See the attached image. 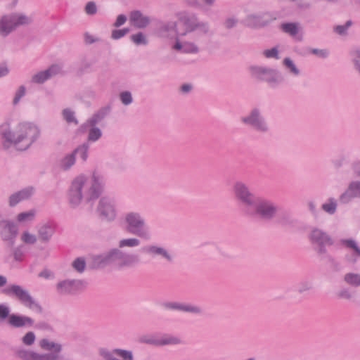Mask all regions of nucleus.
<instances>
[{"instance_id": "nucleus-1", "label": "nucleus", "mask_w": 360, "mask_h": 360, "mask_svg": "<svg viewBox=\"0 0 360 360\" xmlns=\"http://www.w3.org/2000/svg\"><path fill=\"white\" fill-rule=\"evenodd\" d=\"M105 181L102 176L93 174L92 181L88 183L84 176H77L72 182L68 191V200L70 206L77 207L84 199L90 202L96 200L101 194Z\"/></svg>"}, {"instance_id": "nucleus-2", "label": "nucleus", "mask_w": 360, "mask_h": 360, "mask_svg": "<svg viewBox=\"0 0 360 360\" xmlns=\"http://www.w3.org/2000/svg\"><path fill=\"white\" fill-rule=\"evenodd\" d=\"M40 131L34 124L21 122L15 129L14 146L18 150L24 151L28 149L39 138Z\"/></svg>"}, {"instance_id": "nucleus-3", "label": "nucleus", "mask_w": 360, "mask_h": 360, "mask_svg": "<svg viewBox=\"0 0 360 360\" xmlns=\"http://www.w3.org/2000/svg\"><path fill=\"white\" fill-rule=\"evenodd\" d=\"M278 211V207L273 200L258 197L245 216L269 222L276 217Z\"/></svg>"}, {"instance_id": "nucleus-4", "label": "nucleus", "mask_w": 360, "mask_h": 360, "mask_svg": "<svg viewBox=\"0 0 360 360\" xmlns=\"http://www.w3.org/2000/svg\"><path fill=\"white\" fill-rule=\"evenodd\" d=\"M2 292L9 297L16 298L22 305L37 314L43 313V307L30 293L21 285L12 284L2 290Z\"/></svg>"}, {"instance_id": "nucleus-5", "label": "nucleus", "mask_w": 360, "mask_h": 360, "mask_svg": "<svg viewBox=\"0 0 360 360\" xmlns=\"http://www.w3.org/2000/svg\"><path fill=\"white\" fill-rule=\"evenodd\" d=\"M233 193L240 210L246 215L258 196L252 193L249 186L241 181H237L233 184Z\"/></svg>"}, {"instance_id": "nucleus-6", "label": "nucleus", "mask_w": 360, "mask_h": 360, "mask_svg": "<svg viewBox=\"0 0 360 360\" xmlns=\"http://www.w3.org/2000/svg\"><path fill=\"white\" fill-rule=\"evenodd\" d=\"M126 230L144 240H150V232L146 226L145 219L140 213L130 212L125 214Z\"/></svg>"}, {"instance_id": "nucleus-7", "label": "nucleus", "mask_w": 360, "mask_h": 360, "mask_svg": "<svg viewBox=\"0 0 360 360\" xmlns=\"http://www.w3.org/2000/svg\"><path fill=\"white\" fill-rule=\"evenodd\" d=\"M241 122L251 129L260 134H266L270 131L269 125L262 110L252 108L245 116L240 117Z\"/></svg>"}, {"instance_id": "nucleus-8", "label": "nucleus", "mask_w": 360, "mask_h": 360, "mask_svg": "<svg viewBox=\"0 0 360 360\" xmlns=\"http://www.w3.org/2000/svg\"><path fill=\"white\" fill-rule=\"evenodd\" d=\"M32 21L31 18L22 13L4 15L0 19V35L6 37L18 27L29 25Z\"/></svg>"}, {"instance_id": "nucleus-9", "label": "nucleus", "mask_w": 360, "mask_h": 360, "mask_svg": "<svg viewBox=\"0 0 360 360\" xmlns=\"http://www.w3.org/2000/svg\"><path fill=\"white\" fill-rule=\"evenodd\" d=\"M308 238L314 250L321 257L327 254V246H332L334 244L332 237L319 228H313L309 233Z\"/></svg>"}, {"instance_id": "nucleus-10", "label": "nucleus", "mask_w": 360, "mask_h": 360, "mask_svg": "<svg viewBox=\"0 0 360 360\" xmlns=\"http://www.w3.org/2000/svg\"><path fill=\"white\" fill-rule=\"evenodd\" d=\"M180 22L185 27L184 32H179L176 31V34L180 36H185L186 34L193 32L195 30L203 34H208L210 32V24L208 22L200 21L196 14H184L179 18Z\"/></svg>"}, {"instance_id": "nucleus-11", "label": "nucleus", "mask_w": 360, "mask_h": 360, "mask_svg": "<svg viewBox=\"0 0 360 360\" xmlns=\"http://www.w3.org/2000/svg\"><path fill=\"white\" fill-rule=\"evenodd\" d=\"M124 252L119 248L111 249L109 252L94 255L92 264L94 268L102 269L110 264H117L120 268Z\"/></svg>"}, {"instance_id": "nucleus-12", "label": "nucleus", "mask_w": 360, "mask_h": 360, "mask_svg": "<svg viewBox=\"0 0 360 360\" xmlns=\"http://www.w3.org/2000/svg\"><path fill=\"white\" fill-rule=\"evenodd\" d=\"M86 282L79 279H65L58 282L56 292L60 295H75L86 288Z\"/></svg>"}, {"instance_id": "nucleus-13", "label": "nucleus", "mask_w": 360, "mask_h": 360, "mask_svg": "<svg viewBox=\"0 0 360 360\" xmlns=\"http://www.w3.org/2000/svg\"><path fill=\"white\" fill-rule=\"evenodd\" d=\"M276 18L269 12L248 15L243 20L244 25L252 29H259L270 25Z\"/></svg>"}, {"instance_id": "nucleus-14", "label": "nucleus", "mask_w": 360, "mask_h": 360, "mask_svg": "<svg viewBox=\"0 0 360 360\" xmlns=\"http://www.w3.org/2000/svg\"><path fill=\"white\" fill-rule=\"evenodd\" d=\"M18 233V227L15 222L2 219L0 220V237L7 245L13 246Z\"/></svg>"}, {"instance_id": "nucleus-15", "label": "nucleus", "mask_w": 360, "mask_h": 360, "mask_svg": "<svg viewBox=\"0 0 360 360\" xmlns=\"http://www.w3.org/2000/svg\"><path fill=\"white\" fill-rule=\"evenodd\" d=\"M96 212L102 220L113 221L116 217V210L113 200L108 197L100 199Z\"/></svg>"}, {"instance_id": "nucleus-16", "label": "nucleus", "mask_w": 360, "mask_h": 360, "mask_svg": "<svg viewBox=\"0 0 360 360\" xmlns=\"http://www.w3.org/2000/svg\"><path fill=\"white\" fill-rule=\"evenodd\" d=\"M39 345L43 349L47 351L53 350V352L49 353L41 354V356L45 357L44 360H69L61 355L62 345L60 344L51 342L48 339L44 338L40 341Z\"/></svg>"}, {"instance_id": "nucleus-17", "label": "nucleus", "mask_w": 360, "mask_h": 360, "mask_svg": "<svg viewBox=\"0 0 360 360\" xmlns=\"http://www.w3.org/2000/svg\"><path fill=\"white\" fill-rule=\"evenodd\" d=\"M143 250L153 258L160 257L169 264H172L174 262V255L165 247L156 245H150L144 247Z\"/></svg>"}, {"instance_id": "nucleus-18", "label": "nucleus", "mask_w": 360, "mask_h": 360, "mask_svg": "<svg viewBox=\"0 0 360 360\" xmlns=\"http://www.w3.org/2000/svg\"><path fill=\"white\" fill-rule=\"evenodd\" d=\"M99 354L105 360H134L132 352L122 349H115L110 352L101 348Z\"/></svg>"}, {"instance_id": "nucleus-19", "label": "nucleus", "mask_w": 360, "mask_h": 360, "mask_svg": "<svg viewBox=\"0 0 360 360\" xmlns=\"http://www.w3.org/2000/svg\"><path fill=\"white\" fill-rule=\"evenodd\" d=\"M112 108L110 105L103 106L95 112L92 116L89 118L80 127V130L84 132L88 126L97 125L101 122L111 112Z\"/></svg>"}, {"instance_id": "nucleus-20", "label": "nucleus", "mask_w": 360, "mask_h": 360, "mask_svg": "<svg viewBox=\"0 0 360 360\" xmlns=\"http://www.w3.org/2000/svg\"><path fill=\"white\" fill-rule=\"evenodd\" d=\"M162 307L167 310L181 311L195 314H201L202 311L200 307L177 302H165L162 304Z\"/></svg>"}, {"instance_id": "nucleus-21", "label": "nucleus", "mask_w": 360, "mask_h": 360, "mask_svg": "<svg viewBox=\"0 0 360 360\" xmlns=\"http://www.w3.org/2000/svg\"><path fill=\"white\" fill-rule=\"evenodd\" d=\"M0 135L3 140V146L5 149H8L12 145L14 146L16 137L15 131H12L11 123L8 120L4 122L0 125Z\"/></svg>"}, {"instance_id": "nucleus-22", "label": "nucleus", "mask_w": 360, "mask_h": 360, "mask_svg": "<svg viewBox=\"0 0 360 360\" xmlns=\"http://www.w3.org/2000/svg\"><path fill=\"white\" fill-rule=\"evenodd\" d=\"M8 324L14 328L32 327L34 324V320L27 316L11 314L8 317Z\"/></svg>"}, {"instance_id": "nucleus-23", "label": "nucleus", "mask_w": 360, "mask_h": 360, "mask_svg": "<svg viewBox=\"0 0 360 360\" xmlns=\"http://www.w3.org/2000/svg\"><path fill=\"white\" fill-rule=\"evenodd\" d=\"M60 67L58 65H52L48 69L40 71L32 77V82L34 84H43L53 76L60 72Z\"/></svg>"}, {"instance_id": "nucleus-24", "label": "nucleus", "mask_w": 360, "mask_h": 360, "mask_svg": "<svg viewBox=\"0 0 360 360\" xmlns=\"http://www.w3.org/2000/svg\"><path fill=\"white\" fill-rule=\"evenodd\" d=\"M56 225L52 221H47L37 229L39 239L42 243H48L56 232Z\"/></svg>"}, {"instance_id": "nucleus-25", "label": "nucleus", "mask_w": 360, "mask_h": 360, "mask_svg": "<svg viewBox=\"0 0 360 360\" xmlns=\"http://www.w3.org/2000/svg\"><path fill=\"white\" fill-rule=\"evenodd\" d=\"M34 193V188L32 186L26 187L20 191H18L9 197V206L15 207L21 201L29 199Z\"/></svg>"}, {"instance_id": "nucleus-26", "label": "nucleus", "mask_w": 360, "mask_h": 360, "mask_svg": "<svg viewBox=\"0 0 360 360\" xmlns=\"http://www.w3.org/2000/svg\"><path fill=\"white\" fill-rule=\"evenodd\" d=\"M130 22L134 26L139 29H143L150 24V18L143 15L140 11H134L129 15Z\"/></svg>"}, {"instance_id": "nucleus-27", "label": "nucleus", "mask_w": 360, "mask_h": 360, "mask_svg": "<svg viewBox=\"0 0 360 360\" xmlns=\"http://www.w3.org/2000/svg\"><path fill=\"white\" fill-rule=\"evenodd\" d=\"M265 77H261V79L267 82L271 87H276L284 81L282 74L276 69L271 68Z\"/></svg>"}, {"instance_id": "nucleus-28", "label": "nucleus", "mask_w": 360, "mask_h": 360, "mask_svg": "<svg viewBox=\"0 0 360 360\" xmlns=\"http://www.w3.org/2000/svg\"><path fill=\"white\" fill-rule=\"evenodd\" d=\"M17 357L22 360H44L45 357L41 354L27 349H18L15 352Z\"/></svg>"}, {"instance_id": "nucleus-29", "label": "nucleus", "mask_w": 360, "mask_h": 360, "mask_svg": "<svg viewBox=\"0 0 360 360\" xmlns=\"http://www.w3.org/2000/svg\"><path fill=\"white\" fill-rule=\"evenodd\" d=\"M76 158L73 152L66 154L59 160V167L63 171H68L75 164Z\"/></svg>"}, {"instance_id": "nucleus-30", "label": "nucleus", "mask_w": 360, "mask_h": 360, "mask_svg": "<svg viewBox=\"0 0 360 360\" xmlns=\"http://www.w3.org/2000/svg\"><path fill=\"white\" fill-rule=\"evenodd\" d=\"M139 262L140 259L138 255L124 252L120 268L132 266Z\"/></svg>"}, {"instance_id": "nucleus-31", "label": "nucleus", "mask_w": 360, "mask_h": 360, "mask_svg": "<svg viewBox=\"0 0 360 360\" xmlns=\"http://www.w3.org/2000/svg\"><path fill=\"white\" fill-rule=\"evenodd\" d=\"M281 30L292 37L296 36L299 32V24L297 22H283L280 25Z\"/></svg>"}, {"instance_id": "nucleus-32", "label": "nucleus", "mask_w": 360, "mask_h": 360, "mask_svg": "<svg viewBox=\"0 0 360 360\" xmlns=\"http://www.w3.org/2000/svg\"><path fill=\"white\" fill-rule=\"evenodd\" d=\"M86 131H88L87 141L89 142H96L102 136V131L96 125L88 126Z\"/></svg>"}, {"instance_id": "nucleus-33", "label": "nucleus", "mask_w": 360, "mask_h": 360, "mask_svg": "<svg viewBox=\"0 0 360 360\" xmlns=\"http://www.w3.org/2000/svg\"><path fill=\"white\" fill-rule=\"evenodd\" d=\"M283 64L285 66V69L288 70V73L294 77H298L300 75V70L297 67L293 60L287 57L285 58L283 60Z\"/></svg>"}, {"instance_id": "nucleus-34", "label": "nucleus", "mask_w": 360, "mask_h": 360, "mask_svg": "<svg viewBox=\"0 0 360 360\" xmlns=\"http://www.w3.org/2000/svg\"><path fill=\"white\" fill-rule=\"evenodd\" d=\"M338 207L337 200L334 198H329L327 201L321 205V209L328 214H334Z\"/></svg>"}, {"instance_id": "nucleus-35", "label": "nucleus", "mask_w": 360, "mask_h": 360, "mask_svg": "<svg viewBox=\"0 0 360 360\" xmlns=\"http://www.w3.org/2000/svg\"><path fill=\"white\" fill-rule=\"evenodd\" d=\"M349 56L354 70L360 75V48H355L351 50Z\"/></svg>"}, {"instance_id": "nucleus-36", "label": "nucleus", "mask_w": 360, "mask_h": 360, "mask_svg": "<svg viewBox=\"0 0 360 360\" xmlns=\"http://www.w3.org/2000/svg\"><path fill=\"white\" fill-rule=\"evenodd\" d=\"M89 148V144L84 143L76 148L72 152L75 157L78 155L83 162H85L88 158Z\"/></svg>"}, {"instance_id": "nucleus-37", "label": "nucleus", "mask_w": 360, "mask_h": 360, "mask_svg": "<svg viewBox=\"0 0 360 360\" xmlns=\"http://www.w3.org/2000/svg\"><path fill=\"white\" fill-rule=\"evenodd\" d=\"M344 280L347 284L352 286H360V274L347 273L345 275Z\"/></svg>"}, {"instance_id": "nucleus-38", "label": "nucleus", "mask_w": 360, "mask_h": 360, "mask_svg": "<svg viewBox=\"0 0 360 360\" xmlns=\"http://www.w3.org/2000/svg\"><path fill=\"white\" fill-rule=\"evenodd\" d=\"M340 242L345 247L352 249L354 254L360 257V248L357 245L356 242L354 239H341Z\"/></svg>"}, {"instance_id": "nucleus-39", "label": "nucleus", "mask_w": 360, "mask_h": 360, "mask_svg": "<svg viewBox=\"0 0 360 360\" xmlns=\"http://www.w3.org/2000/svg\"><path fill=\"white\" fill-rule=\"evenodd\" d=\"M141 241L136 238H129L122 239L119 241V248H122L124 247L135 248L140 245Z\"/></svg>"}, {"instance_id": "nucleus-40", "label": "nucleus", "mask_w": 360, "mask_h": 360, "mask_svg": "<svg viewBox=\"0 0 360 360\" xmlns=\"http://www.w3.org/2000/svg\"><path fill=\"white\" fill-rule=\"evenodd\" d=\"M158 343L160 346L179 345L182 343V340L176 336L168 335L158 340Z\"/></svg>"}, {"instance_id": "nucleus-41", "label": "nucleus", "mask_w": 360, "mask_h": 360, "mask_svg": "<svg viewBox=\"0 0 360 360\" xmlns=\"http://www.w3.org/2000/svg\"><path fill=\"white\" fill-rule=\"evenodd\" d=\"M278 223L283 226H292L295 224V219L288 213H283L278 219Z\"/></svg>"}, {"instance_id": "nucleus-42", "label": "nucleus", "mask_w": 360, "mask_h": 360, "mask_svg": "<svg viewBox=\"0 0 360 360\" xmlns=\"http://www.w3.org/2000/svg\"><path fill=\"white\" fill-rule=\"evenodd\" d=\"M72 266L79 273H83L86 268V261L83 257L76 258L72 263Z\"/></svg>"}, {"instance_id": "nucleus-43", "label": "nucleus", "mask_w": 360, "mask_h": 360, "mask_svg": "<svg viewBox=\"0 0 360 360\" xmlns=\"http://www.w3.org/2000/svg\"><path fill=\"white\" fill-rule=\"evenodd\" d=\"M354 198H360V181H352L347 188Z\"/></svg>"}, {"instance_id": "nucleus-44", "label": "nucleus", "mask_w": 360, "mask_h": 360, "mask_svg": "<svg viewBox=\"0 0 360 360\" xmlns=\"http://www.w3.org/2000/svg\"><path fill=\"white\" fill-rule=\"evenodd\" d=\"M323 256H325V257L327 259L328 262L330 264V267L333 271L338 272L341 271L342 266L338 260H336L333 256L328 255V253L326 255H323Z\"/></svg>"}, {"instance_id": "nucleus-45", "label": "nucleus", "mask_w": 360, "mask_h": 360, "mask_svg": "<svg viewBox=\"0 0 360 360\" xmlns=\"http://www.w3.org/2000/svg\"><path fill=\"white\" fill-rule=\"evenodd\" d=\"M63 116L64 120L68 123H74L75 124H78V121L75 116V112L69 108L64 109L63 110Z\"/></svg>"}, {"instance_id": "nucleus-46", "label": "nucleus", "mask_w": 360, "mask_h": 360, "mask_svg": "<svg viewBox=\"0 0 360 360\" xmlns=\"http://www.w3.org/2000/svg\"><path fill=\"white\" fill-rule=\"evenodd\" d=\"M271 68L261 66H255L251 68L252 73L260 79L261 77H265L269 72H271Z\"/></svg>"}, {"instance_id": "nucleus-47", "label": "nucleus", "mask_w": 360, "mask_h": 360, "mask_svg": "<svg viewBox=\"0 0 360 360\" xmlns=\"http://www.w3.org/2000/svg\"><path fill=\"white\" fill-rule=\"evenodd\" d=\"M35 216V211L34 210H31L28 212H21L18 214L17 219L18 221H32Z\"/></svg>"}, {"instance_id": "nucleus-48", "label": "nucleus", "mask_w": 360, "mask_h": 360, "mask_svg": "<svg viewBox=\"0 0 360 360\" xmlns=\"http://www.w3.org/2000/svg\"><path fill=\"white\" fill-rule=\"evenodd\" d=\"M130 38L131 40L136 45H146L148 43L145 35L141 32L137 34H132Z\"/></svg>"}, {"instance_id": "nucleus-49", "label": "nucleus", "mask_w": 360, "mask_h": 360, "mask_svg": "<svg viewBox=\"0 0 360 360\" xmlns=\"http://www.w3.org/2000/svg\"><path fill=\"white\" fill-rule=\"evenodd\" d=\"M199 51L198 47L193 42H184V53H197Z\"/></svg>"}, {"instance_id": "nucleus-50", "label": "nucleus", "mask_w": 360, "mask_h": 360, "mask_svg": "<svg viewBox=\"0 0 360 360\" xmlns=\"http://www.w3.org/2000/svg\"><path fill=\"white\" fill-rule=\"evenodd\" d=\"M21 240L26 244H34L37 242V236L28 231H24L21 236Z\"/></svg>"}, {"instance_id": "nucleus-51", "label": "nucleus", "mask_w": 360, "mask_h": 360, "mask_svg": "<svg viewBox=\"0 0 360 360\" xmlns=\"http://www.w3.org/2000/svg\"><path fill=\"white\" fill-rule=\"evenodd\" d=\"M4 262L6 263H11L13 260V246H8L5 248L4 255Z\"/></svg>"}, {"instance_id": "nucleus-52", "label": "nucleus", "mask_w": 360, "mask_h": 360, "mask_svg": "<svg viewBox=\"0 0 360 360\" xmlns=\"http://www.w3.org/2000/svg\"><path fill=\"white\" fill-rule=\"evenodd\" d=\"M120 100L123 105H129L133 102V98L130 91H122L120 94Z\"/></svg>"}, {"instance_id": "nucleus-53", "label": "nucleus", "mask_w": 360, "mask_h": 360, "mask_svg": "<svg viewBox=\"0 0 360 360\" xmlns=\"http://www.w3.org/2000/svg\"><path fill=\"white\" fill-rule=\"evenodd\" d=\"M352 24V22L351 20H347L345 25L335 26L334 27V31L340 35H345L347 34V30Z\"/></svg>"}, {"instance_id": "nucleus-54", "label": "nucleus", "mask_w": 360, "mask_h": 360, "mask_svg": "<svg viewBox=\"0 0 360 360\" xmlns=\"http://www.w3.org/2000/svg\"><path fill=\"white\" fill-rule=\"evenodd\" d=\"M36 339V336L34 332H27L22 338V342L24 345L30 346L34 344Z\"/></svg>"}, {"instance_id": "nucleus-55", "label": "nucleus", "mask_w": 360, "mask_h": 360, "mask_svg": "<svg viewBox=\"0 0 360 360\" xmlns=\"http://www.w3.org/2000/svg\"><path fill=\"white\" fill-rule=\"evenodd\" d=\"M312 288L311 282L307 281H302L300 282L297 285V291L302 294L306 291H308Z\"/></svg>"}, {"instance_id": "nucleus-56", "label": "nucleus", "mask_w": 360, "mask_h": 360, "mask_svg": "<svg viewBox=\"0 0 360 360\" xmlns=\"http://www.w3.org/2000/svg\"><path fill=\"white\" fill-rule=\"evenodd\" d=\"M24 257L23 247L20 245L13 248V260L15 262L22 261Z\"/></svg>"}, {"instance_id": "nucleus-57", "label": "nucleus", "mask_w": 360, "mask_h": 360, "mask_svg": "<svg viewBox=\"0 0 360 360\" xmlns=\"http://www.w3.org/2000/svg\"><path fill=\"white\" fill-rule=\"evenodd\" d=\"M337 297L339 299L350 300L352 299L353 295H352V292L349 290V289L342 288L338 292Z\"/></svg>"}, {"instance_id": "nucleus-58", "label": "nucleus", "mask_w": 360, "mask_h": 360, "mask_svg": "<svg viewBox=\"0 0 360 360\" xmlns=\"http://www.w3.org/2000/svg\"><path fill=\"white\" fill-rule=\"evenodd\" d=\"M97 6L94 1H89L85 6L84 11L89 15H94L97 13Z\"/></svg>"}, {"instance_id": "nucleus-59", "label": "nucleus", "mask_w": 360, "mask_h": 360, "mask_svg": "<svg viewBox=\"0 0 360 360\" xmlns=\"http://www.w3.org/2000/svg\"><path fill=\"white\" fill-rule=\"evenodd\" d=\"M263 54L266 58H279V53L277 47H273L271 49H266L264 51Z\"/></svg>"}, {"instance_id": "nucleus-60", "label": "nucleus", "mask_w": 360, "mask_h": 360, "mask_svg": "<svg viewBox=\"0 0 360 360\" xmlns=\"http://www.w3.org/2000/svg\"><path fill=\"white\" fill-rule=\"evenodd\" d=\"M129 32V28H124L122 30H113L111 34V38L113 39H119L125 36Z\"/></svg>"}, {"instance_id": "nucleus-61", "label": "nucleus", "mask_w": 360, "mask_h": 360, "mask_svg": "<svg viewBox=\"0 0 360 360\" xmlns=\"http://www.w3.org/2000/svg\"><path fill=\"white\" fill-rule=\"evenodd\" d=\"M25 92H26L25 87L22 85L20 86L18 88V89L17 90V91L15 92V96H14V98L13 101V103L14 105L18 104L19 103L20 100L21 99V98L25 95Z\"/></svg>"}, {"instance_id": "nucleus-62", "label": "nucleus", "mask_w": 360, "mask_h": 360, "mask_svg": "<svg viewBox=\"0 0 360 360\" xmlns=\"http://www.w3.org/2000/svg\"><path fill=\"white\" fill-rule=\"evenodd\" d=\"M10 308L4 304H0V319L5 320L10 316Z\"/></svg>"}, {"instance_id": "nucleus-63", "label": "nucleus", "mask_w": 360, "mask_h": 360, "mask_svg": "<svg viewBox=\"0 0 360 360\" xmlns=\"http://www.w3.org/2000/svg\"><path fill=\"white\" fill-rule=\"evenodd\" d=\"M309 53L316 55L321 58H326L328 56V51L326 49H311Z\"/></svg>"}, {"instance_id": "nucleus-64", "label": "nucleus", "mask_w": 360, "mask_h": 360, "mask_svg": "<svg viewBox=\"0 0 360 360\" xmlns=\"http://www.w3.org/2000/svg\"><path fill=\"white\" fill-rule=\"evenodd\" d=\"M237 23H238V19L236 18L235 17H231V18H226L224 20V25L226 29L229 30V29L235 27L236 26Z\"/></svg>"}]
</instances>
